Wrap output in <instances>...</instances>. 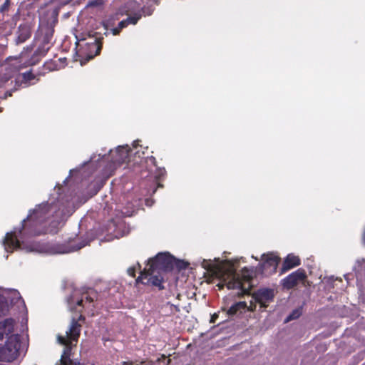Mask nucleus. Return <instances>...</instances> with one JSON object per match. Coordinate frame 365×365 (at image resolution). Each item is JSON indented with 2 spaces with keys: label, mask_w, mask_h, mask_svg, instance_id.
Instances as JSON below:
<instances>
[{
  "label": "nucleus",
  "mask_w": 365,
  "mask_h": 365,
  "mask_svg": "<svg viewBox=\"0 0 365 365\" xmlns=\"http://www.w3.org/2000/svg\"><path fill=\"white\" fill-rule=\"evenodd\" d=\"M165 173L166 171L164 168H155L154 177L155 178L160 179L162 177H164Z\"/></svg>",
  "instance_id": "obj_30"
},
{
  "label": "nucleus",
  "mask_w": 365,
  "mask_h": 365,
  "mask_svg": "<svg viewBox=\"0 0 365 365\" xmlns=\"http://www.w3.org/2000/svg\"><path fill=\"white\" fill-rule=\"evenodd\" d=\"M158 187H163V185L161 184H158Z\"/></svg>",
  "instance_id": "obj_47"
},
{
  "label": "nucleus",
  "mask_w": 365,
  "mask_h": 365,
  "mask_svg": "<svg viewBox=\"0 0 365 365\" xmlns=\"http://www.w3.org/2000/svg\"><path fill=\"white\" fill-rule=\"evenodd\" d=\"M71 195L51 197L48 201L36 205L29 211L19 227L6 232L1 242L7 253L21 250L26 253L63 255L81 250L96 238L93 230L87 232L83 240L76 243H41L33 240L34 237L46 234L55 235L75 212Z\"/></svg>",
  "instance_id": "obj_1"
},
{
  "label": "nucleus",
  "mask_w": 365,
  "mask_h": 365,
  "mask_svg": "<svg viewBox=\"0 0 365 365\" xmlns=\"http://www.w3.org/2000/svg\"><path fill=\"white\" fill-rule=\"evenodd\" d=\"M247 269V267H245L243 268V271H246Z\"/></svg>",
  "instance_id": "obj_45"
},
{
  "label": "nucleus",
  "mask_w": 365,
  "mask_h": 365,
  "mask_svg": "<svg viewBox=\"0 0 365 365\" xmlns=\"http://www.w3.org/2000/svg\"><path fill=\"white\" fill-rule=\"evenodd\" d=\"M31 36V26L27 24H21L19 26L16 32V44L24 43Z\"/></svg>",
  "instance_id": "obj_21"
},
{
  "label": "nucleus",
  "mask_w": 365,
  "mask_h": 365,
  "mask_svg": "<svg viewBox=\"0 0 365 365\" xmlns=\"http://www.w3.org/2000/svg\"><path fill=\"white\" fill-rule=\"evenodd\" d=\"M4 337L6 338L5 344L0 346V361L12 362L25 356L28 343L22 341L20 334L11 332Z\"/></svg>",
  "instance_id": "obj_7"
},
{
  "label": "nucleus",
  "mask_w": 365,
  "mask_h": 365,
  "mask_svg": "<svg viewBox=\"0 0 365 365\" xmlns=\"http://www.w3.org/2000/svg\"><path fill=\"white\" fill-rule=\"evenodd\" d=\"M122 14L115 13L108 16L105 20L103 21L102 24L104 29V35L108 36L112 34L113 36L118 35V30L115 29L117 21L120 19Z\"/></svg>",
  "instance_id": "obj_18"
},
{
  "label": "nucleus",
  "mask_w": 365,
  "mask_h": 365,
  "mask_svg": "<svg viewBox=\"0 0 365 365\" xmlns=\"http://www.w3.org/2000/svg\"><path fill=\"white\" fill-rule=\"evenodd\" d=\"M145 269L147 272H140V275L136 279V283L138 284L140 282L145 285L156 287L159 290L163 289V278L160 276L154 274L156 271L151 272L149 269V267H147V265L145 266Z\"/></svg>",
  "instance_id": "obj_13"
},
{
  "label": "nucleus",
  "mask_w": 365,
  "mask_h": 365,
  "mask_svg": "<svg viewBox=\"0 0 365 365\" xmlns=\"http://www.w3.org/2000/svg\"><path fill=\"white\" fill-rule=\"evenodd\" d=\"M226 277H223L222 282L226 284L227 288L228 289H238L240 291L238 293L240 297L243 296V294L247 292L246 289L243 287L239 275L236 273V271L234 269H230L227 271Z\"/></svg>",
  "instance_id": "obj_15"
},
{
  "label": "nucleus",
  "mask_w": 365,
  "mask_h": 365,
  "mask_svg": "<svg viewBox=\"0 0 365 365\" xmlns=\"http://www.w3.org/2000/svg\"><path fill=\"white\" fill-rule=\"evenodd\" d=\"M76 54L81 58L83 65L98 55L101 51V32L91 31L81 35H76Z\"/></svg>",
  "instance_id": "obj_6"
},
{
  "label": "nucleus",
  "mask_w": 365,
  "mask_h": 365,
  "mask_svg": "<svg viewBox=\"0 0 365 365\" xmlns=\"http://www.w3.org/2000/svg\"><path fill=\"white\" fill-rule=\"evenodd\" d=\"M107 149L106 148H101V152L99 153H93L88 160L83 162L78 167L71 169L69 171L68 176L63 181V185L60 186L58 184L56 185L55 189L57 187V197L61 193L63 195H71V201H73V195L70 189L67 187V181L68 178L74 173H80L81 177L86 178L93 173L98 167L101 166L102 163L106 165L102 169L103 178L98 180L96 179L88 187V195L84 199L83 203L86 202L89 198L96 195L100 190L103 187L105 181L110 178L116 168L125 163L127 160L128 165H130V157L133 155V149L128 145H118L115 150L110 149L108 153H106ZM135 156L138 155L141 158L140 151L137 150L133 153ZM145 159V163L147 165H152L156 167V160L153 156H148L146 158L142 157ZM75 209L76 205L73 204Z\"/></svg>",
  "instance_id": "obj_2"
},
{
  "label": "nucleus",
  "mask_w": 365,
  "mask_h": 365,
  "mask_svg": "<svg viewBox=\"0 0 365 365\" xmlns=\"http://www.w3.org/2000/svg\"><path fill=\"white\" fill-rule=\"evenodd\" d=\"M85 317L80 314L78 319L72 317L69 328L66 331V337L73 341H77L81 331V324L78 321H84Z\"/></svg>",
  "instance_id": "obj_17"
},
{
  "label": "nucleus",
  "mask_w": 365,
  "mask_h": 365,
  "mask_svg": "<svg viewBox=\"0 0 365 365\" xmlns=\"http://www.w3.org/2000/svg\"><path fill=\"white\" fill-rule=\"evenodd\" d=\"M173 270L174 269H178V271L185 270L189 266V262L187 261H185L183 259H177L175 257V259H173Z\"/></svg>",
  "instance_id": "obj_26"
},
{
  "label": "nucleus",
  "mask_w": 365,
  "mask_h": 365,
  "mask_svg": "<svg viewBox=\"0 0 365 365\" xmlns=\"http://www.w3.org/2000/svg\"><path fill=\"white\" fill-rule=\"evenodd\" d=\"M1 111H2V108H0V112H1Z\"/></svg>",
  "instance_id": "obj_48"
},
{
  "label": "nucleus",
  "mask_w": 365,
  "mask_h": 365,
  "mask_svg": "<svg viewBox=\"0 0 365 365\" xmlns=\"http://www.w3.org/2000/svg\"><path fill=\"white\" fill-rule=\"evenodd\" d=\"M306 277L307 274L305 270L302 268H299L282 279L281 280V284L283 288L290 289L296 286L299 282L305 279Z\"/></svg>",
  "instance_id": "obj_16"
},
{
  "label": "nucleus",
  "mask_w": 365,
  "mask_h": 365,
  "mask_svg": "<svg viewBox=\"0 0 365 365\" xmlns=\"http://www.w3.org/2000/svg\"><path fill=\"white\" fill-rule=\"evenodd\" d=\"M201 265L207 271H210L212 267V264L210 259H202Z\"/></svg>",
  "instance_id": "obj_31"
},
{
  "label": "nucleus",
  "mask_w": 365,
  "mask_h": 365,
  "mask_svg": "<svg viewBox=\"0 0 365 365\" xmlns=\"http://www.w3.org/2000/svg\"><path fill=\"white\" fill-rule=\"evenodd\" d=\"M108 226L109 227L108 231L112 230L110 232L112 237H110L108 240L112 238H120L125 236L128 232L125 230V225L122 222H116L115 220H112L108 222Z\"/></svg>",
  "instance_id": "obj_20"
},
{
  "label": "nucleus",
  "mask_w": 365,
  "mask_h": 365,
  "mask_svg": "<svg viewBox=\"0 0 365 365\" xmlns=\"http://www.w3.org/2000/svg\"><path fill=\"white\" fill-rule=\"evenodd\" d=\"M148 1V2H147L145 5L141 7V11H138L137 12H135L133 15L128 16L126 19H123L126 24V26H128L129 24L135 25L141 19L142 14L145 16H150L153 13L155 7L153 4H149L150 2H152L155 5H158L160 4V0Z\"/></svg>",
  "instance_id": "obj_14"
},
{
  "label": "nucleus",
  "mask_w": 365,
  "mask_h": 365,
  "mask_svg": "<svg viewBox=\"0 0 365 365\" xmlns=\"http://www.w3.org/2000/svg\"><path fill=\"white\" fill-rule=\"evenodd\" d=\"M11 1L10 0H5L4 3L0 7V12H4L9 9Z\"/></svg>",
  "instance_id": "obj_34"
},
{
  "label": "nucleus",
  "mask_w": 365,
  "mask_h": 365,
  "mask_svg": "<svg viewBox=\"0 0 365 365\" xmlns=\"http://www.w3.org/2000/svg\"><path fill=\"white\" fill-rule=\"evenodd\" d=\"M11 291L12 292L13 294V297L11 299V304L20 303L23 304L24 307H26L24 301L21 297L20 293L16 289H11Z\"/></svg>",
  "instance_id": "obj_29"
},
{
  "label": "nucleus",
  "mask_w": 365,
  "mask_h": 365,
  "mask_svg": "<svg viewBox=\"0 0 365 365\" xmlns=\"http://www.w3.org/2000/svg\"><path fill=\"white\" fill-rule=\"evenodd\" d=\"M64 365H85L83 363H81L77 359H71L69 362H67L66 364Z\"/></svg>",
  "instance_id": "obj_35"
},
{
  "label": "nucleus",
  "mask_w": 365,
  "mask_h": 365,
  "mask_svg": "<svg viewBox=\"0 0 365 365\" xmlns=\"http://www.w3.org/2000/svg\"><path fill=\"white\" fill-rule=\"evenodd\" d=\"M127 27L126 26V24L125 22L124 21V20H118V21H117V24H116V26L115 28V29H117L118 30V35L120 34V32L121 31V30L124 28Z\"/></svg>",
  "instance_id": "obj_33"
},
{
  "label": "nucleus",
  "mask_w": 365,
  "mask_h": 365,
  "mask_svg": "<svg viewBox=\"0 0 365 365\" xmlns=\"http://www.w3.org/2000/svg\"><path fill=\"white\" fill-rule=\"evenodd\" d=\"M15 321L12 318H7L0 322V341L3 340L4 336H7L14 331Z\"/></svg>",
  "instance_id": "obj_24"
},
{
  "label": "nucleus",
  "mask_w": 365,
  "mask_h": 365,
  "mask_svg": "<svg viewBox=\"0 0 365 365\" xmlns=\"http://www.w3.org/2000/svg\"><path fill=\"white\" fill-rule=\"evenodd\" d=\"M300 264L301 260L298 256H296L292 253L288 254L284 258L282 267V272H287L295 267L299 266Z\"/></svg>",
  "instance_id": "obj_23"
},
{
  "label": "nucleus",
  "mask_w": 365,
  "mask_h": 365,
  "mask_svg": "<svg viewBox=\"0 0 365 365\" xmlns=\"http://www.w3.org/2000/svg\"><path fill=\"white\" fill-rule=\"evenodd\" d=\"M175 257L168 252H159L153 258H150L146 264L149 269L153 271L171 272Z\"/></svg>",
  "instance_id": "obj_9"
},
{
  "label": "nucleus",
  "mask_w": 365,
  "mask_h": 365,
  "mask_svg": "<svg viewBox=\"0 0 365 365\" xmlns=\"http://www.w3.org/2000/svg\"><path fill=\"white\" fill-rule=\"evenodd\" d=\"M68 3V1L61 2L58 5L49 6L39 16V28L38 30V45L36 51L30 56L33 51V46L24 48L19 56L18 68H27L37 64L53 45L54 27L58 22V16L61 7Z\"/></svg>",
  "instance_id": "obj_3"
},
{
  "label": "nucleus",
  "mask_w": 365,
  "mask_h": 365,
  "mask_svg": "<svg viewBox=\"0 0 365 365\" xmlns=\"http://www.w3.org/2000/svg\"><path fill=\"white\" fill-rule=\"evenodd\" d=\"M302 314V308H296L293 309L286 317L285 322H289L290 321L297 319Z\"/></svg>",
  "instance_id": "obj_28"
},
{
  "label": "nucleus",
  "mask_w": 365,
  "mask_h": 365,
  "mask_svg": "<svg viewBox=\"0 0 365 365\" xmlns=\"http://www.w3.org/2000/svg\"><path fill=\"white\" fill-rule=\"evenodd\" d=\"M156 190H157V187L153 190V193L155 192Z\"/></svg>",
  "instance_id": "obj_46"
},
{
  "label": "nucleus",
  "mask_w": 365,
  "mask_h": 365,
  "mask_svg": "<svg viewBox=\"0 0 365 365\" xmlns=\"http://www.w3.org/2000/svg\"><path fill=\"white\" fill-rule=\"evenodd\" d=\"M57 341L60 344L65 345L64 349L61 356L60 361L61 365L66 364V363L69 362L70 360L71 359V346L66 344L67 339L63 336L58 335L57 336Z\"/></svg>",
  "instance_id": "obj_22"
},
{
  "label": "nucleus",
  "mask_w": 365,
  "mask_h": 365,
  "mask_svg": "<svg viewBox=\"0 0 365 365\" xmlns=\"http://www.w3.org/2000/svg\"><path fill=\"white\" fill-rule=\"evenodd\" d=\"M118 287L116 286L106 287L103 291L98 292L92 287H83L79 289H74L70 296L67 297L68 308L71 311L76 312H91L93 315V310L96 305L103 302L110 296L114 295Z\"/></svg>",
  "instance_id": "obj_4"
},
{
  "label": "nucleus",
  "mask_w": 365,
  "mask_h": 365,
  "mask_svg": "<svg viewBox=\"0 0 365 365\" xmlns=\"http://www.w3.org/2000/svg\"><path fill=\"white\" fill-rule=\"evenodd\" d=\"M217 317H218V314H217L215 313L214 314H212L211 316L210 322L211 323H215L216 322Z\"/></svg>",
  "instance_id": "obj_38"
},
{
  "label": "nucleus",
  "mask_w": 365,
  "mask_h": 365,
  "mask_svg": "<svg viewBox=\"0 0 365 365\" xmlns=\"http://www.w3.org/2000/svg\"><path fill=\"white\" fill-rule=\"evenodd\" d=\"M45 73L46 72H42L39 69L34 71L32 68L19 73L15 77L14 81H11V83H14V86L6 90L1 98L5 99L9 96H11L14 91L21 88H25L36 84L39 81L38 76H43Z\"/></svg>",
  "instance_id": "obj_8"
},
{
  "label": "nucleus",
  "mask_w": 365,
  "mask_h": 365,
  "mask_svg": "<svg viewBox=\"0 0 365 365\" xmlns=\"http://www.w3.org/2000/svg\"><path fill=\"white\" fill-rule=\"evenodd\" d=\"M274 289L269 287H260L252 294V298L255 303L260 305V307L265 309L268 304L274 299Z\"/></svg>",
  "instance_id": "obj_12"
},
{
  "label": "nucleus",
  "mask_w": 365,
  "mask_h": 365,
  "mask_svg": "<svg viewBox=\"0 0 365 365\" xmlns=\"http://www.w3.org/2000/svg\"><path fill=\"white\" fill-rule=\"evenodd\" d=\"M250 307H255V310L256 309V303L255 302H253L252 301L250 302V304L247 305V308L250 309Z\"/></svg>",
  "instance_id": "obj_40"
},
{
  "label": "nucleus",
  "mask_w": 365,
  "mask_h": 365,
  "mask_svg": "<svg viewBox=\"0 0 365 365\" xmlns=\"http://www.w3.org/2000/svg\"><path fill=\"white\" fill-rule=\"evenodd\" d=\"M43 68L44 70L49 72L55 70L56 68V65L53 64L52 62H45L43 65Z\"/></svg>",
  "instance_id": "obj_32"
},
{
  "label": "nucleus",
  "mask_w": 365,
  "mask_h": 365,
  "mask_svg": "<svg viewBox=\"0 0 365 365\" xmlns=\"http://www.w3.org/2000/svg\"><path fill=\"white\" fill-rule=\"evenodd\" d=\"M218 286H219L220 289H222V287H223V284L222 285L218 284Z\"/></svg>",
  "instance_id": "obj_44"
},
{
  "label": "nucleus",
  "mask_w": 365,
  "mask_h": 365,
  "mask_svg": "<svg viewBox=\"0 0 365 365\" xmlns=\"http://www.w3.org/2000/svg\"><path fill=\"white\" fill-rule=\"evenodd\" d=\"M140 4L135 0H128L125 4V9L126 12H132L135 13L138 11H141V9H139Z\"/></svg>",
  "instance_id": "obj_25"
},
{
  "label": "nucleus",
  "mask_w": 365,
  "mask_h": 365,
  "mask_svg": "<svg viewBox=\"0 0 365 365\" xmlns=\"http://www.w3.org/2000/svg\"><path fill=\"white\" fill-rule=\"evenodd\" d=\"M127 272L130 276L135 277V269L134 267H129L127 270Z\"/></svg>",
  "instance_id": "obj_36"
},
{
  "label": "nucleus",
  "mask_w": 365,
  "mask_h": 365,
  "mask_svg": "<svg viewBox=\"0 0 365 365\" xmlns=\"http://www.w3.org/2000/svg\"><path fill=\"white\" fill-rule=\"evenodd\" d=\"M153 203V200H151V199H146L145 200V205L147 206H152Z\"/></svg>",
  "instance_id": "obj_39"
},
{
  "label": "nucleus",
  "mask_w": 365,
  "mask_h": 365,
  "mask_svg": "<svg viewBox=\"0 0 365 365\" xmlns=\"http://www.w3.org/2000/svg\"><path fill=\"white\" fill-rule=\"evenodd\" d=\"M69 16H70L69 12H67V13L64 14L63 17H64L65 19H66V18L69 17Z\"/></svg>",
  "instance_id": "obj_43"
},
{
  "label": "nucleus",
  "mask_w": 365,
  "mask_h": 365,
  "mask_svg": "<svg viewBox=\"0 0 365 365\" xmlns=\"http://www.w3.org/2000/svg\"><path fill=\"white\" fill-rule=\"evenodd\" d=\"M138 142H139V140H135V141H133V144H132V145H133V148H135H135H138Z\"/></svg>",
  "instance_id": "obj_41"
},
{
  "label": "nucleus",
  "mask_w": 365,
  "mask_h": 365,
  "mask_svg": "<svg viewBox=\"0 0 365 365\" xmlns=\"http://www.w3.org/2000/svg\"><path fill=\"white\" fill-rule=\"evenodd\" d=\"M143 167L142 160L140 163H134L133 170L125 172L120 178L122 199H120L116 210H121L122 214L125 216H131L135 211V205L130 201V191L135 190V184L140 180H146L153 173V170H144Z\"/></svg>",
  "instance_id": "obj_5"
},
{
  "label": "nucleus",
  "mask_w": 365,
  "mask_h": 365,
  "mask_svg": "<svg viewBox=\"0 0 365 365\" xmlns=\"http://www.w3.org/2000/svg\"><path fill=\"white\" fill-rule=\"evenodd\" d=\"M9 302L8 299L4 296L0 294V316H4L9 312Z\"/></svg>",
  "instance_id": "obj_27"
},
{
  "label": "nucleus",
  "mask_w": 365,
  "mask_h": 365,
  "mask_svg": "<svg viewBox=\"0 0 365 365\" xmlns=\"http://www.w3.org/2000/svg\"><path fill=\"white\" fill-rule=\"evenodd\" d=\"M364 354H365L364 352L359 353L358 354V357L360 358L361 359H362L364 358Z\"/></svg>",
  "instance_id": "obj_42"
},
{
  "label": "nucleus",
  "mask_w": 365,
  "mask_h": 365,
  "mask_svg": "<svg viewBox=\"0 0 365 365\" xmlns=\"http://www.w3.org/2000/svg\"><path fill=\"white\" fill-rule=\"evenodd\" d=\"M262 261L257 267V272L267 276L276 272L280 258L273 253L263 254Z\"/></svg>",
  "instance_id": "obj_10"
},
{
  "label": "nucleus",
  "mask_w": 365,
  "mask_h": 365,
  "mask_svg": "<svg viewBox=\"0 0 365 365\" xmlns=\"http://www.w3.org/2000/svg\"><path fill=\"white\" fill-rule=\"evenodd\" d=\"M353 273H346L344 275L348 284L356 278V284L360 290L365 289V258L357 259L353 267Z\"/></svg>",
  "instance_id": "obj_11"
},
{
  "label": "nucleus",
  "mask_w": 365,
  "mask_h": 365,
  "mask_svg": "<svg viewBox=\"0 0 365 365\" xmlns=\"http://www.w3.org/2000/svg\"><path fill=\"white\" fill-rule=\"evenodd\" d=\"M362 365H365V363H364V364H363Z\"/></svg>",
  "instance_id": "obj_49"
},
{
  "label": "nucleus",
  "mask_w": 365,
  "mask_h": 365,
  "mask_svg": "<svg viewBox=\"0 0 365 365\" xmlns=\"http://www.w3.org/2000/svg\"><path fill=\"white\" fill-rule=\"evenodd\" d=\"M335 280H338V278L337 277H334V276H330L329 278H328V283L331 284V286L334 287V282Z\"/></svg>",
  "instance_id": "obj_37"
},
{
  "label": "nucleus",
  "mask_w": 365,
  "mask_h": 365,
  "mask_svg": "<svg viewBox=\"0 0 365 365\" xmlns=\"http://www.w3.org/2000/svg\"><path fill=\"white\" fill-rule=\"evenodd\" d=\"M247 312H255V307L247 308V304L245 301L235 302L227 309V314L229 317H240Z\"/></svg>",
  "instance_id": "obj_19"
}]
</instances>
